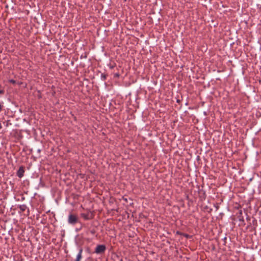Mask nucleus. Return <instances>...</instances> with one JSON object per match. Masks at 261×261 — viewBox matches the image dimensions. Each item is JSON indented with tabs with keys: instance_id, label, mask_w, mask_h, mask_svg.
Listing matches in <instances>:
<instances>
[{
	"instance_id": "nucleus-1",
	"label": "nucleus",
	"mask_w": 261,
	"mask_h": 261,
	"mask_svg": "<svg viewBox=\"0 0 261 261\" xmlns=\"http://www.w3.org/2000/svg\"><path fill=\"white\" fill-rule=\"evenodd\" d=\"M68 222L71 225H75L78 222L77 216L75 214H70L68 216Z\"/></svg>"
},
{
	"instance_id": "nucleus-2",
	"label": "nucleus",
	"mask_w": 261,
	"mask_h": 261,
	"mask_svg": "<svg viewBox=\"0 0 261 261\" xmlns=\"http://www.w3.org/2000/svg\"><path fill=\"white\" fill-rule=\"evenodd\" d=\"M106 247L104 245H98L96 246L95 249V252L97 254L102 253L105 252Z\"/></svg>"
},
{
	"instance_id": "nucleus-3",
	"label": "nucleus",
	"mask_w": 261,
	"mask_h": 261,
	"mask_svg": "<svg viewBox=\"0 0 261 261\" xmlns=\"http://www.w3.org/2000/svg\"><path fill=\"white\" fill-rule=\"evenodd\" d=\"M81 216L85 220H88L93 218V215L91 213H82Z\"/></svg>"
},
{
	"instance_id": "nucleus-4",
	"label": "nucleus",
	"mask_w": 261,
	"mask_h": 261,
	"mask_svg": "<svg viewBox=\"0 0 261 261\" xmlns=\"http://www.w3.org/2000/svg\"><path fill=\"white\" fill-rule=\"evenodd\" d=\"M24 170L23 167H20L17 172V175L19 177L21 178L23 176Z\"/></svg>"
},
{
	"instance_id": "nucleus-5",
	"label": "nucleus",
	"mask_w": 261,
	"mask_h": 261,
	"mask_svg": "<svg viewBox=\"0 0 261 261\" xmlns=\"http://www.w3.org/2000/svg\"><path fill=\"white\" fill-rule=\"evenodd\" d=\"M82 253H83V249L80 248L79 249V253L76 256V258L75 261H81L82 258Z\"/></svg>"
},
{
	"instance_id": "nucleus-6",
	"label": "nucleus",
	"mask_w": 261,
	"mask_h": 261,
	"mask_svg": "<svg viewBox=\"0 0 261 261\" xmlns=\"http://www.w3.org/2000/svg\"><path fill=\"white\" fill-rule=\"evenodd\" d=\"M101 77L103 80H105L107 78V75L105 74H101Z\"/></svg>"
},
{
	"instance_id": "nucleus-7",
	"label": "nucleus",
	"mask_w": 261,
	"mask_h": 261,
	"mask_svg": "<svg viewBox=\"0 0 261 261\" xmlns=\"http://www.w3.org/2000/svg\"><path fill=\"white\" fill-rule=\"evenodd\" d=\"M3 105L2 103H0V112L2 111Z\"/></svg>"
},
{
	"instance_id": "nucleus-8",
	"label": "nucleus",
	"mask_w": 261,
	"mask_h": 261,
	"mask_svg": "<svg viewBox=\"0 0 261 261\" xmlns=\"http://www.w3.org/2000/svg\"><path fill=\"white\" fill-rule=\"evenodd\" d=\"M10 82L14 84L15 83V81L13 80H10Z\"/></svg>"
},
{
	"instance_id": "nucleus-9",
	"label": "nucleus",
	"mask_w": 261,
	"mask_h": 261,
	"mask_svg": "<svg viewBox=\"0 0 261 261\" xmlns=\"http://www.w3.org/2000/svg\"><path fill=\"white\" fill-rule=\"evenodd\" d=\"M91 233H93V234H94V232H95V231H91Z\"/></svg>"
},
{
	"instance_id": "nucleus-10",
	"label": "nucleus",
	"mask_w": 261,
	"mask_h": 261,
	"mask_svg": "<svg viewBox=\"0 0 261 261\" xmlns=\"http://www.w3.org/2000/svg\"><path fill=\"white\" fill-rule=\"evenodd\" d=\"M3 93V91H0V93Z\"/></svg>"
},
{
	"instance_id": "nucleus-11",
	"label": "nucleus",
	"mask_w": 261,
	"mask_h": 261,
	"mask_svg": "<svg viewBox=\"0 0 261 261\" xmlns=\"http://www.w3.org/2000/svg\"><path fill=\"white\" fill-rule=\"evenodd\" d=\"M21 210H22V211H24L23 207H22Z\"/></svg>"
},
{
	"instance_id": "nucleus-12",
	"label": "nucleus",
	"mask_w": 261,
	"mask_h": 261,
	"mask_svg": "<svg viewBox=\"0 0 261 261\" xmlns=\"http://www.w3.org/2000/svg\"><path fill=\"white\" fill-rule=\"evenodd\" d=\"M21 210H22V211H24L23 207H22Z\"/></svg>"
}]
</instances>
